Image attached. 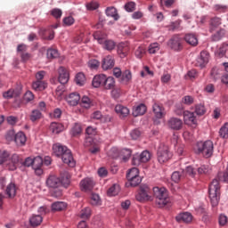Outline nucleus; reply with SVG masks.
Returning <instances> with one entry per match:
<instances>
[{
    "label": "nucleus",
    "mask_w": 228,
    "mask_h": 228,
    "mask_svg": "<svg viewBox=\"0 0 228 228\" xmlns=\"http://www.w3.org/2000/svg\"><path fill=\"white\" fill-rule=\"evenodd\" d=\"M102 67L103 70H110L115 67V58L111 55H107L102 59Z\"/></svg>",
    "instance_id": "obj_17"
},
{
    "label": "nucleus",
    "mask_w": 228,
    "mask_h": 228,
    "mask_svg": "<svg viewBox=\"0 0 228 228\" xmlns=\"http://www.w3.org/2000/svg\"><path fill=\"white\" fill-rule=\"evenodd\" d=\"M9 156L10 154L8 153V151H0V165H3V163L8 161Z\"/></svg>",
    "instance_id": "obj_59"
},
{
    "label": "nucleus",
    "mask_w": 228,
    "mask_h": 228,
    "mask_svg": "<svg viewBox=\"0 0 228 228\" xmlns=\"http://www.w3.org/2000/svg\"><path fill=\"white\" fill-rule=\"evenodd\" d=\"M153 195L156 199V204H158L159 208H165V206L170 202L168 191H167L164 187H154Z\"/></svg>",
    "instance_id": "obj_2"
},
{
    "label": "nucleus",
    "mask_w": 228,
    "mask_h": 228,
    "mask_svg": "<svg viewBox=\"0 0 228 228\" xmlns=\"http://www.w3.org/2000/svg\"><path fill=\"white\" fill-rule=\"evenodd\" d=\"M106 15L108 17H112L114 20H118V19H120V16H118V13L117 12V9L115 7H108L106 9Z\"/></svg>",
    "instance_id": "obj_35"
},
{
    "label": "nucleus",
    "mask_w": 228,
    "mask_h": 228,
    "mask_svg": "<svg viewBox=\"0 0 228 228\" xmlns=\"http://www.w3.org/2000/svg\"><path fill=\"white\" fill-rule=\"evenodd\" d=\"M185 174L187 175H190V177H195V175H197V168L191 167V166H188L185 168Z\"/></svg>",
    "instance_id": "obj_54"
},
{
    "label": "nucleus",
    "mask_w": 228,
    "mask_h": 228,
    "mask_svg": "<svg viewBox=\"0 0 228 228\" xmlns=\"http://www.w3.org/2000/svg\"><path fill=\"white\" fill-rule=\"evenodd\" d=\"M50 131L53 133V134H59V133H61L63 131V125L61 123L53 122L50 125Z\"/></svg>",
    "instance_id": "obj_31"
},
{
    "label": "nucleus",
    "mask_w": 228,
    "mask_h": 228,
    "mask_svg": "<svg viewBox=\"0 0 228 228\" xmlns=\"http://www.w3.org/2000/svg\"><path fill=\"white\" fill-rule=\"evenodd\" d=\"M115 111L118 115V117H120V118H125V117H127V115H129L128 108L121 104L116 105Z\"/></svg>",
    "instance_id": "obj_22"
},
{
    "label": "nucleus",
    "mask_w": 228,
    "mask_h": 228,
    "mask_svg": "<svg viewBox=\"0 0 228 228\" xmlns=\"http://www.w3.org/2000/svg\"><path fill=\"white\" fill-rule=\"evenodd\" d=\"M140 176V171L137 167H133L129 169V171L126 173V179L127 181L134 179L135 177Z\"/></svg>",
    "instance_id": "obj_38"
},
{
    "label": "nucleus",
    "mask_w": 228,
    "mask_h": 228,
    "mask_svg": "<svg viewBox=\"0 0 228 228\" xmlns=\"http://www.w3.org/2000/svg\"><path fill=\"white\" fill-rule=\"evenodd\" d=\"M106 79V76L105 75H96L94 78H93V86L94 88H99V86H104V81Z\"/></svg>",
    "instance_id": "obj_24"
},
{
    "label": "nucleus",
    "mask_w": 228,
    "mask_h": 228,
    "mask_svg": "<svg viewBox=\"0 0 228 228\" xmlns=\"http://www.w3.org/2000/svg\"><path fill=\"white\" fill-rule=\"evenodd\" d=\"M58 74L59 83H61V85H67L69 79V70H67V69H65L64 67H60L58 69Z\"/></svg>",
    "instance_id": "obj_15"
},
{
    "label": "nucleus",
    "mask_w": 228,
    "mask_h": 228,
    "mask_svg": "<svg viewBox=\"0 0 228 228\" xmlns=\"http://www.w3.org/2000/svg\"><path fill=\"white\" fill-rule=\"evenodd\" d=\"M167 45L173 51H183V39L179 35H175L168 40Z\"/></svg>",
    "instance_id": "obj_7"
},
{
    "label": "nucleus",
    "mask_w": 228,
    "mask_h": 228,
    "mask_svg": "<svg viewBox=\"0 0 228 228\" xmlns=\"http://www.w3.org/2000/svg\"><path fill=\"white\" fill-rule=\"evenodd\" d=\"M143 54H145V48L143 46H139L135 50V56H136V58H142Z\"/></svg>",
    "instance_id": "obj_64"
},
{
    "label": "nucleus",
    "mask_w": 228,
    "mask_h": 228,
    "mask_svg": "<svg viewBox=\"0 0 228 228\" xmlns=\"http://www.w3.org/2000/svg\"><path fill=\"white\" fill-rule=\"evenodd\" d=\"M5 193L7 197H9V199H13V197L17 195V186L15 185V183H9L6 187Z\"/></svg>",
    "instance_id": "obj_26"
},
{
    "label": "nucleus",
    "mask_w": 228,
    "mask_h": 228,
    "mask_svg": "<svg viewBox=\"0 0 228 228\" xmlns=\"http://www.w3.org/2000/svg\"><path fill=\"white\" fill-rule=\"evenodd\" d=\"M61 158L63 163L69 165V167H76V161L74 160V157L72 156V151H70V150L66 151Z\"/></svg>",
    "instance_id": "obj_16"
},
{
    "label": "nucleus",
    "mask_w": 228,
    "mask_h": 228,
    "mask_svg": "<svg viewBox=\"0 0 228 228\" xmlns=\"http://www.w3.org/2000/svg\"><path fill=\"white\" fill-rule=\"evenodd\" d=\"M85 147H94L95 145V142L94 141V137L92 136H86L85 142H84Z\"/></svg>",
    "instance_id": "obj_58"
},
{
    "label": "nucleus",
    "mask_w": 228,
    "mask_h": 228,
    "mask_svg": "<svg viewBox=\"0 0 228 228\" xmlns=\"http://www.w3.org/2000/svg\"><path fill=\"white\" fill-rule=\"evenodd\" d=\"M210 170H211V168L209 167V166H206V165H203L200 167H199L198 169H196V171L200 175L209 174Z\"/></svg>",
    "instance_id": "obj_62"
},
{
    "label": "nucleus",
    "mask_w": 228,
    "mask_h": 228,
    "mask_svg": "<svg viewBox=\"0 0 228 228\" xmlns=\"http://www.w3.org/2000/svg\"><path fill=\"white\" fill-rule=\"evenodd\" d=\"M225 37V29L221 28L219 31H217L216 34L212 35V40L213 42H218L219 40H222Z\"/></svg>",
    "instance_id": "obj_44"
},
{
    "label": "nucleus",
    "mask_w": 228,
    "mask_h": 228,
    "mask_svg": "<svg viewBox=\"0 0 228 228\" xmlns=\"http://www.w3.org/2000/svg\"><path fill=\"white\" fill-rule=\"evenodd\" d=\"M118 193H120V185L114 183L110 189L107 191V195L109 197H115Z\"/></svg>",
    "instance_id": "obj_32"
},
{
    "label": "nucleus",
    "mask_w": 228,
    "mask_h": 228,
    "mask_svg": "<svg viewBox=\"0 0 228 228\" xmlns=\"http://www.w3.org/2000/svg\"><path fill=\"white\" fill-rule=\"evenodd\" d=\"M184 40L189 45H197L199 44V39L195 34H186L184 37Z\"/></svg>",
    "instance_id": "obj_28"
},
{
    "label": "nucleus",
    "mask_w": 228,
    "mask_h": 228,
    "mask_svg": "<svg viewBox=\"0 0 228 228\" xmlns=\"http://www.w3.org/2000/svg\"><path fill=\"white\" fill-rule=\"evenodd\" d=\"M138 202H147L152 200V190L148 185H141L138 193L135 196Z\"/></svg>",
    "instance_id": "obj_4"
},
{
    "label": "nucleus",
    "mask_w": 228,
    "mask_h": 228,
    "mask_svg": "<svg viewBox=\"0 0 228 228\" xmlns=\"http://www.w3.org/2000/svg\"><path fill=\"white\" fill-rule=\"evenodd\" d=\"M83 133V128L81 127V124L75 123L70 130L71 136H79Z\"/></svg>",
    "instance_id": "obj_36"
},
{
    "label": "nucleus",
    "mask_w": 228,
    "mask_h": 228,
    "mask_svg": "<svg viewBox=\"0 0 228 228\" xmlns=\"http://www.w3.org/2000/svg\"><path fill=\"white\" fill-rule=\"evenodd\" d=\"M128 183L130 186L135 187V186H138L140 183H142V178L140 176H135V178H132L128 180Z\"/></svg>",
    "instance_id": "obj_61"
},
{
    "label": "nucleus",
    "mask_w": 228,
    "mask_h": 228,
    "mask_svg": "<svg viewBox=\"0 0 228 228\" xmlns=\"http://www.w3.org/2000/svg\"><path fill=\"white\" fill-rule=\"evenodd\" d=\"M66 101L69 106H77V104H79V101H81V96L78 93H71L66 98Z\"/></svg>",
    "instance_id": "obj_20"
},
{
    "label": "nucleus",
    "mask_w": 228,
    "mask_h": 228,
    "mask_svg": "<svg viewBox=\"0 0 228 228\" xmlns=\"http://www.w3.org/2000/svg\"><path fill=\"white\" fill-rule=\"evenodd\" d=\"M90 215H92V209L90 208H86L80 212V218L86 220V218H90Z\"/></svg>",
    "instance_id": "obj_51"
},
{
    "label": "nucleus",
    "mask_w": 228,
    "mask_h": 228,
    "mask_svg": "<svg viewBox=\"0 0 228 228\" xmlns=\"http://www.w3.org/2000/svg\"><path fill=\"white\" fill-rule=\"evenodd\" d=\"M29 118L31 122H37L42 118V112L38 110H34L31 111Z\"/></svg>",
    "instance_id": "obj_40"
},
{
    "label": "nucleus",
    "mask_w": 228,
    "mask_h": 228,
    "mask_svg": "<svg viewBox=\"0 0 228 228\" xmlns=\"http://www.w3.org/2000/svg\"><path fill=\"white\" fill-rule=\"evenodd\" d=\"M132 151L129 149H123L120 151L119 158H122L123 161H128L129 158H131Z\"/></svg>",
    "instance_id": "obj_42"
},
{
    "label": "nucleus",
    "mask_w": 228,
    "mask_h": 228,
    "mask_svg": "<svg viewBox=\"0 0 228 228\" xmlns=\"http://www.w3.org/2000/svg\"><path fill=\"white\" fill-rule=\"evenodd\" d=\"M43 220L44 218L40 215L32 216L29 219L30 225H32V227H38Z\"/></svg>",
    "instance_id": "obj_33"
},
{
    "label": "nucleus",
    "mask_w": 228,
    "mask_h": 228,
    "mask_svg": "<svg viewBox=\"0 0 228 228\" xmlns=\"http://www.w3.org/2000/svg\"><path fill=\"white\" fill-rule=\"evenodd\" d=\"M128 53H129V45L127 43H120L118 45V53L119 54L120 58H126Z\"/></svg>",
    "instance_id": "obj_23"
},
{
    "label": "nucleus",
    "mask_w": 228,
    "mask_h": 228,
    "mask_svg": "<svg viewBox=\"0 0 228 228\" xmlns=\"http://www.w3.org/2000/svg\"><path fill=\"white\" fill-rule=\"evenodd\" d=\"M180 27H181V20H178L176 21L171 22V24L168 26V30L175 31L176 29H179Z\"/></svg>",
    "instance_id": "obj_56"
},
{
    "label": "nucleus",
    "mask_w": 228,
    "mask_h": 228,
    "mask_svg": "<svg viewBox=\"0 0 228 228\" xmlns=\"http://www.w3.org/2000/svg\"><path fill=\"white\" fill-rule=\"evenodd\" d=\"M158 161L160 163H167L170 158H172V153L168 150V146H160L157 152Z\"/></svg>",
    "instance_id": "obj_6"
},
{
    "label": "nucleus",
    "mask_w": 228,
    "mask_h": 228,
    "mask_svg": "<svg viewBox=\"0 0 228 228\" xmlns=\"http://www.w3.org/2000/svg\"><path fill=\"white\" fill-rule=\"evenodd\" d=\"M125 10H126V12H134V10H136V4L134 2H128L125 4Z\"/></svg>",
    "instance_id": "obj_57"
},
{
    "label": "nucleus",
    "mask_w": 228,
    "mask_h": 228,
    "mask_svg": "<svg viewBox=\"0 0 228 228\" xmlns=\"http://www.w3.org/2000/svg\"><path fill=\"white\" fill-rule=\"evenodd\" d=\"M167 127L173 131H181L183 129V119L172 117L167 120Z\"/></svg>",
    "instance_id": "obj_10"
},
{
    "label": "nucleus",
    "mask_w": 228,
    "mask_h": 228,
    "mask_svg": "<svg viewBox=\"0 0 228 228\" xmlns=\"http://www.w3.org/2000/svg\"><path fill=\"white\" fill-rule=\"evenodd\" d=\"M209 63V53L202 51L200 56L197 58L195 65L200 69H204Z\"/></svg>",
    "instance_id": "obj_11"
},
{
    "label": "nucleus",
    "mask_w": 228,
    "mask_h": 228,
    "mask_svg": "<svg viewBox=\"0 0 228 228\" xmlns=\"http://www.w3.org/2000/svg\"><path fill=\"white\" fill-rule=\"evenodd\" d=\"M195 114L202 117L206 114V107L203 104H198L195 107Z\"/></svg>",
    "instance_id": "obj_50"
},
{
    "label": "nucleus",
    "mask_w": 228,
    "mask_h": 228,
    "mask_svg": "<svg viewBox=\"0 0 228 228\" xmlns=\"http://www.w3.org/2000/svg\"><path fill=\"white\" fill-rule=\"evenodd\" d=\"M94 180L92 178H85L80 182V188L82 191H92L94 186Z\"/></svg>",
    "instance_id": "obj_18"
},
{
    "label": "nucleus",
    "mask_w": 228,
    "mask_h": 228,
    "mask_svg": "<svg viewBox=\"0 0 228 228\" xmlns=\"http://www.w3.org/2000/svg\"><path fill=\"white\" fill-rule=\"evenodd\" d=\"M32 88L36 92H43L47 88V83L45 81L36 80L32 83Z\"/></svg>",
    "instance_id": "obj_25"
},
{
    "label": "nucleus",
    "mask_w": 228,
    "mask_h": 228,
    "mask_svg": "<svg viewBox=\"0 0 228 228\" xmlns=\"http://www.w3.org/2000/svg\"><path fill=\"white\" fill-rule=\"evenodd\" d=\"M152 111L156 118H165L167 116V110H165V107L159 103L153 104Z\"/></svg>",
    "instance_id": "obj_14"
},
{
    "label": "nucleus",
    "mask_w": 228,
    "mask_h": 228,
    "mask_svg": "<svg viewBox=\"0 0 228 228\" xmlns=\"http://www.w3.org/2000/svg\"><path fill=\"white\" fill-rule=\"evenodd\" d=\"M108 156L112 159H117V158H120V151H118V148L113 147L109 151Z\"/></svg>",
    "instance_id": "obj_47"
},
{
    "label": "nucleus",
    "mask_w": 228,
    "mask_h": 228,
    "mask_svg": "<svg viewBox=\"0 0 228 228\" xmlns=\"http://www.w3.org/2000/svg\"><path fill=\"white\" fill-rule=\"evenodd\" d=\"M80 105L86 110H90V108L94 106V101H92V99H90L88 96H83L80 102Z\"/></svg>",
    "instance_id": "obj_29"
},
{
    "label": "nucleus",
    "mask_w": 228,
    "mask_h": 228,
    "mask_svg": "<svg viewBox=\"0 0 228 228\" xmlns=\"http://www.w3.org/2000/svg\"><path fill=\"white\" fill-rule=\"evenodd\" d=\"M4 99H12L13 97H19L20 95V89H10L4 93Z\"/></svg>",
    "instance_id": "obj_30"
},
{
    "label": "nucleus",
    "mask_w": 228,
    "mask_h": 228,
    "mask_svg": "<svg viewBox=\"0 0 228 228\" xmlns=\"http://www.w3.org/2000/svg\"><path fill=\"white\" fill-rule=\"evenodd\" d=\"M61 186L64 188H69L70 184V175L68 172H65L61 179Z\"/></svg>",
    "instance_id": "obj_41"
},
{
    "label": "nucleus",
    "mask_w": 228,
    "mask_h": 228,
    "mask_svg": "<svg viewBox=\"0 0 228 228\" xmlns=\"http://www.w3.org/2000/svg\"><path fill=\"white\" fill-rule=\"evenodd\" d=\"M102 45H103V49H106L107 51H113L116 45L113 40H106V39H104Z\"/></svg>",
    "instance_id": "obj_48"
},
{
    "label": "nucleus",
    "mask_w": 228,
    "mask_h": 228,
    "mask_svg": "<svg viewBox=\"0 0 228 228\" xmlns=\"http://www.w3.org/2000/svg\"><path fill=\"white\" fill-rule=\"evenodd\" d=\"M175 220L178 221L180 224H190L193 220V216L191 213L183 212L176 216Z\"/></svg>",
    "instance_id": "obj_19"
},
{
    "label": "nucleus",
    "mask_w": 228,
    "mask_h": 228,
    "mask_svg": "<svg viewBox=\"0 0 228 228\" xmlns=\"http://www.w3.org/2000/svg\"><path fill=\"white\" fill-rule=\"evenodd\" d=\"M42 165H44V159H42V157L37 156L33 159L32 168L42 167Z\"/></svg>",
    "instance_id": "obj_49"
},
{
    "label": "nucleus",
    "mask_w": 228,
    "mask_h": 228,
    "mask_svg": "<svg viewBox=\"0 0 228 228\" xmlns=\"http://www.w3.org/2000/svg\"><path fill=\"white\" fill-rule=\"evenodd\" d=\"M19 165H22V157L18 154H13L12 158L7 160L6 167L8 170L13 171L17 170V167H19Z\"/></svg>",
    "instance_id": "obj_9"
},
{
    "label": "nucleus",
    "mask_w": 228,
    "mask_h": 228,
    "mask_svg": "<svg viewBox=\"0 0 228 228\" xmlns=\"http://www.w3.org/2000/svg\"><path fill=\"white\" fill-rule=\"evenodd\" d=\"M146 111H147V107L145 106V104L141 103L134 109L133 115L134 117H140L142 115H145Z\"/></svg>",
    "instance_id": "obj_27"
},
{
    "label": "nucleus",
    "mask_w": 228,
    "mask_h": 228,
    "mask_svg": "<svg viewBox=\"0 0 228 228\" xmlns=\"http://www.w3.org/2000/svg\"><path fill=\"white\" fill-rule=\"evenodd\" d=\"M220 175L215 178L209 185L208 194L212 206H218L220 200Z\"/></svg>",
    "instance_id": "obj_1"
},
{
    "label": "nucleus",
    "mask_w": 228,
    "mask_h": 228,
    "mask_svg": "<svg viewBox=\"0 0 228 228\" xmlns=\"http://www.w3.org/2000/svg\"><path fill=\"white\" fill-rule=\"evenodd\" d=\"M150 54H156L158 51H159V44L158 43H153L150 45L149 49H148Z\"/></svg>",
    "instance_id": "obj_55"
},
{
    "label": "nucleus",
    "mask_w": 228,
    "mask_h": 228,
    "mask_svg": "<svg viewBox=\"0 0 228 228\" xmlns=\"http://www.w3.org/2000/svg\"><path fill=\"white\" fill-rule=\"evenodd\" d=\"M215 146L211 141L198 142L195 146L197 154H202L204 158H211Z\"/></svg>",
    "instance_id": "obj_3"
},
{
    "label": "nucleus",
    "mask_w": 228,
    "mask_h": 228,
    "mask_svg": "<svg viewBox=\"0 0 228 228\" xmlns=\"http://www.w3.org/2000/svg\"><path fill=\"white\" fill-rule=\"evenodd\" d=\"M68 150L69 149L66 146H63L60 143L53 144V154L57 156V158H61Z\"/></svg>",
    "instance_id": "obj_21"
},
{
    "label": "nucleus",
    "mask_w": 228,
    "mask_h": 228,
    "mask_svg": "<svg viewBox=\"0 0 228 228\" xmlns=\"http://www.w3.org/2000/svg\"><path fill=\"white\" fill-rule=\"evenodd\" d=\"M227 50H228V45L224 44L217 50L216 54L219 56V58H224V56H225V53H227Z\"/></svg>",
    "instance_id": "obj_52"
},
{
    "label": "nucleus",
    "mask_w": 228,
    "mask_h": 228,
    "mask_svg": "<svg viewBox=\"0 0 228 228\" xmlns=\"http://www.w3.org/2000/svg\"><path fill=\"white\" fill-rule=\"evenodd\" d=\"M46 56L48 60H54L60 57V53H58V50L56 49L50 48L47 50Z\"/></svg>",
    "instance_id": "obj_45"
},
{
    "label": "nucleus",
    "mask_w": 228,
    "mask_h": 228,
    "mask_svg": "<svg viewBox=\"0 0 228 228\" xmlns=\"http://www.w3.org/2000/svg\"><path fill=\"white\" fill-rule=\"evenodd\" d=\"M220 138L227 140L228 138V123H224V126L219 130Z\"/></svg>",
    "instance_id": "obj_46"
},
{
    "label": "nucleus",
    "mask_w": 228,
    "mask_h": 228,
    "mask_svg": "<svg viewBox=\"0 0 228 228\" xmlns=\"http://www.w3.org/2000/svg\"><path fill=\"white\" fill-rule=\"evenodd\" d=\"M94 40H97V42L100 44H104V40H106L104 38V35H102V32H101V31L94 32Z\"/></svg>",
    "instance_id": "obj_53"
},
{
    "label": "nucleus",
    "mask_w": 228,
    "mask_h": 228,
    "mask_svg": "<svg viewBox=\"0 0 228 228\" xmlns=\"http://www.w3.org/2000/svg\"><path fill=\"white\" fill-rule=\"evenodd\" d=\"M183 122L187 126H193L197 124V118L195 117L194 112H190L188 110H185L183 112V110H179L176 112V115H183Z\"/></svg>",
    "instance_id": "obj_8"
},
{
    "label": "nucleus",
    "mask_w": 228,
    "mask_h": 228,
    "mask_svg": "<svg viewBox=\"0 0 228 228\" xmlns=\"http://www.w3.org/2000/svg\"><path fill=\"white\" fill-rule=\"evenodd\" d=\"M151 160V152L149 151H143L140 156H134L133 158V165H140V163H147Z\"/></svg>",
    "instance_id": "obj_12"
},
{
    "label": "nucleus",
    "mask_w": 228,
    "mask_h": 228,
    "mask_svg": "<svg viewBox=\"0 0 228 228\" xmlns=\"http://www.w3.org/2000/svg\"><path fill=\"white\" fill-rule=\"evenodd\" d=\"M46 185L48 188H53V190H58L61 186V179L60 177L52 175L46 179Z\"/></svg>",
    "instance_id": "obj_13"
},
{
    "label": "nucleus",
    "mask_w": 228,
    "mask_h": 228,
    "mask_svg": "<svg viewBox=\"0 0 228 228\" xmlns=\"http://www.w3.org/2000/svg\"><path fill=\"white\" fill-rule=\"evenodd\" d=\"M67 208V204L62 201H56L52 204V210L53 211H63Z\"/></svg>",
    "instance_id": "obj_39"
},
{
    "label": "nucleus",
    "mask_w": 228,
    "mask_h": 228,
    "mask_svg": "<svg viewBox=\"0 0 228 228\" xmlns=\"http://www.w3.org/2000/svg\"><path fill=\"white\" fill-rule=\"evenodd\" d=\"M111 95L113 99H120V95H122V89L116 87L111 91Z\"/></svg>",
    "instance_id": "obj_60"
},
{
    "label": "nucleus",
    "mask_w": 228,
    "mask_h": 228,
    "mask_svg": "<svg viewBox=\"0 0 228 228\" xmlns=\"http://www.w3.org/2000/svg\"><path fill=\"white\" fill-rule=\"evenodd\" d=\"M103 87L105 90H111V88H115V78L113 77H105Z\"/></svg>",
    "instance_id": "obj_34"
},
{
    "label": "nucleus",
    "mask_w": 228,
    "mask_h": 228,
    "mask_svg": "<svg viewBox=\"0 0 228 228\" xmlns=\"http://www.w3.org/2000/svg\"><path fill=\"white\" fill-rule=\"evenodd\" d=\"M6 140L15 142L16 145L22 146L26 143V134L22 132L15 134L14 130H10L6 134Z\"/></svg>",
    "instance_id": "obj_5"
},
{
    "label": "nucleus",
    "mask_w": 228,
    "mask_h": 228,
    "mask_svg": "<svg viewBox=\"0 0 228 228\" xmlns=\"http://www.w3.org/2000/svg\"><path fill=\"white\" fill-rule=\"evenodd\" d=\"M99 202H101V198L98 196V194H92L90 201L92 206H97Z\"/></svg>",
    "instance_id": "obj_63"
},
{
    "label": "nucleus",
    "mask_w": 228,
    "mask_h": 228,
    "mask_svg": "<svg viewBox=\"0 0 228 228\" xmlns=\"http://www.w3.org/2000/svg\"><path fill=\"white\" fill-rule=\"evenodd\" d=\"M131 79H133V75L131 74V71L129 69L125 70L122 74H121V81L123 83H129V81H131Z\"/></svg>",
    "instance_id": "obj_43"
},
{
    "label": "nucleus",
    "mask_w": 228,
    "mask_h": 228,
    "mask_svg": "<svg viewBox=\"0 0 228 228\" xmlns=\"http://www.w3.org/2000/svg\"><path fill=\"white\" fill-rule=\"evenodd\" d=\"M75 83L78 86H84L85 84L86 83V77H85V74L83 73L77 74L75 77Z\"/></svg>",
    "instance_id": "obj_37"
}]
</instances>
